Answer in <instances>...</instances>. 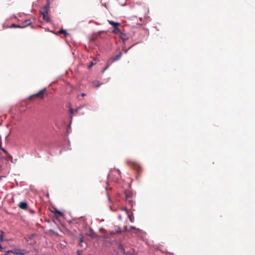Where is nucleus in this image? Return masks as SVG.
<instances>
[{"mask_svg":"<svg viewBox=\"0 0 255 255\" xmlns=\"http://www.w3.org/2000/svg\"><path fill=\"white\" fill-rule=\"evenodd\" d=\"M46 91V88H44L40 90L38 93L29 96L28 99L30 101H34L36 99H43Z\"/></svg>","mask_w":255,"mask_h":255,"instance_id":"1","label":"nucleus"},{"mask_svg":"<svg viewBox=\"0 0 255 255\" xmlns=\"http://www.w3.org/2000/svg\"><path fill=\"white\" fill-rule=\"evenodd\" d=\"M122 55V53L121 52H120L118 54L116 55L115 56L111 58L107 62V66L105 67V68L104 69V71H105L106 69L108 68V67L115 61L118 60L120 59Z\"/></svg>","mask_w":255,"mask_h":255,"instance_id":"2","label":"nucleus"},{"mask_svg":"<svg viewBox=\"0 0 255 255\" xmlns=\"http://www.w3.org/2000/svg\"><path fill=\"white\" fill-rule=\"evenodd\" d=\"M40 13L42 16V18L44 20L47 22L50 21V18L49 16L46 7H45L42 9L40 10Z\"/></svg>","mask_w":255,"mask_h":255,"instance_id":"3","label":"nucleus"},{"mask_svg":"<svg viewBox=\"0 0 255 255\" xmlns=\"http://www.w3.org/2000/svg\"><path fill=\"white\" fill-rule=\"evenodd\" d=\"M125 195L127 203L130 206L131 209H132L133 211H134V209H132L133 205L134 204V202L132 200L131 193L130 192H126Z\"/></svg>","mask_w":255,"mask_h":255,"instance_id":"4","label":"nucleus"},{"mask_svg":"<svg viewBox=\"0 0 255 255\" xmlns=\"http://www.w3.org/2000/svg\"><path fill=\"white\" fill-rule=\"evenodd\" d=\"M120 210L126 211L130 222L133 223L134 222V216L132 212L129 214V212L127 208H121Z\"/></svg>","mask_w":255,"mask_h":255,"instance_id":"5","label":"nucleus"},{"mask_svg":"<svg viewBox=\"0 0 255 255\" xmlns=\"http://www.w3.org/2000/svg\"><path fill=\"white\" fill-rule=\"evenodd\" d=\"M18 207L22 210H26L28 207L27 203L25 202H20L18 205Z\"/></svg>","mask_w":255,"mask_h":255,"instance_id":"6","label":"nucleus"},{"mask_svg":"<svg viewBox=\"0 0 255 255\" xmlns=\"http://www.w3.org/2000/svg\"><path fill=\"white\" fill-rule=\"evenodd\" d=\"M14 252H13V254L15 255H24V253L23 250H21L20 249H16L13 250Z\"/></svg>","mask_w":255,"mask_h":255,"instance_id":"7","label":"nucleus"},{"mask_svg":"<svg viewBox=\"0 0 255 255\" xmlns=\"http://www.w3.org/2000/svg\"><path fill=\"white\" fill-rule=\"evenodd\" d=\"M108 21L111 25L113 26L114 28L117 26H119L121 25L120 22H115L113 20H108Z\"/></svg>","mask_w":255,"mask_h":255,"instance_id":"8","label":"nucleus"},{"mask_svg":"<svg viewBox=\"0 0 255 255\" xmlns=\"http://www.w3.org/2000/svg\"><path fill=\"white\" fill-rule=\"evenodd\" d=\"M120 38L124 42H125L128 39V37L126 36V35L122 33H121Z\"/></svg>","mask_w":255,"mask_h":255,"instance_id":"9","label":"nucleus"},{"mask_svg":"<svg viewBox=\"0 0 255 255\" xmlns=\"http://www.w3.org/2000/svg\"><path fill=\"white\" fill-rule=\"evenodd\" d=\"M119 26L116 27L114 28V29L112 30V32L115 34L121 33V30L119 28Z\"/></svg>","mask_w":255,"mask_h":255,"instance_id":"10","label":"nucleus"},{"mask_svg":"<svg viewBox=\"0 0 255 255\" xmlns=\"http://www.w3.org/2000/svg\"><path fill=\"white\" fill-rule=\"evenodd\" d=\"M89 236L92 238H96L97 237V235L93 230H90V233L89 234Z\"/></svg>","mask_w":255,"mask_h":255,"instance_id":"11","label":"nucleus"},{"mask_svg":"<svg viewBox=\"0 0 255 255\" xmlns=\"http://www.w3.org/2000/svg\"><path fill=\"white\" fill-rule=\"evenodd\" d=\"M10 28H23L24 26H21L19 25H16L14 23H12L10 26Z\"/></svg>","mask_w":255,"mask_h":255,"instance_id":"12","label":"nucleus"},{"mask_svg":"<svg viewBox=\"0 0 255 255\" xmlns=\"http://www.w3.org/2000/svg\"><path fill=\"white\" fill-rule=\"evenodd\" d=\"M118 249H119V250H120L121 252H122L124 254H125V249L122 245L120 244L118 246Z\"/></svg>","mask_w":255,"mask_h":255,"instance_id":"13","label":"nucleus"},{"mask_svg":"<svg viewBox=\"0 0 255 255\" xmlns=\"http://www.w3.org/2000/svg\"><path fill=\"white\" fill-rule=\"evenodd\" d=\"M123 232V231L121 230L120 228L118 229V230H116V232H110V235H113L114 234H115L116 233H121Z\"/></svg>","mask_w":255,"mask_h":255,"instance_id":"14","label":"nucleus"},{"mask_svg":"<svg viewBox=\"0 0 255 255\" xmlns=\"http://www.w3.org/2000/svg\"><path fill=\"white\" fill-rule=\"evenodd\" d=\"M25 25L24 26V27L25 26H29V25H30L31 24L30 20H25Z\"/></svg>","mask_w":255,"mask_h":255,"instance_id":"15","label":"nucleus"},{"mask_svg":"<svg viewBox=\"0 0 255 255\" xmlns=\"http://www.w3.org/2000/svg\"><path fill=\"white\" fill-rule=\"evenodd\" d=\"M93 84H94V86H95L96 88L100 87L101 85V84H99L98 83V82H97V81L94 82L93 83Z\"/></svg>","mask_w":255,"mask_h":255,"instance_id":"16","label":"nucleus"},{"mask_svg":"<svg viewBox=\"0 0 255 255\" xmlns=\"http://www.w3.org/2000/svg\"><path fill=\"white\" fill-rule=\"evenodd\" d=\"M0 149L3 151V152L5 153V154H7L9 155V157H11V156L9 154H8L7 151L4 149L3 148V147H0Z\"/></svg>","mask_w":255,"mask_h":255,"instance_id":"17","label":"nucleus"},{"mask_svg":"<svg viewBox=\"0 0 255 255\" xmlns=\"http://www.w3.org/2000/svg\"><path fill=\"white\" fill-rule=\"evenodd\" d=\"M55 213L56 214L60 216H63V213L61 212H60V211H59L58 210H56L55 211Z\"/></svg>","mask_w":255,"mask_h":255,"instance_id":"18","label":"nucleus"},{"mask_svg":"<svg viewBox=\"0 0 255 255\" xmlns=\"http://www.w3.org/2000/svg\"><path fill=\"white\" fill-rule=\"evenodd\" d=\"M3 232L1 231V235H0V242H2L3 241Z\"/></svg>","mask_w":255,"mask_h":255,"instance_id":"19","label":"nucleus"},{"mask_svg":"<svg viewBox=\"0 0 255 255\" xmlns=\"http://www.w3.org/2000/svg\"><path fill=\"white\" fill-rule=\"evenodd\" d=\"M58 33L59 34L66 33V31L65 30L62 29L60 30Z\"/></svg>","mask_w":255,"mask_h":255,"instance_id":"20","label":"nucleus"},{"mask_svg":"<svg viewBox=\"0 0 255 255\" xmlns=\"http://www.w3.org/2000/svg\"><path fill=\"white\" fill-rule=\"evenodd\" d=\"M130 229H133V230H135L137 231V232H139L140 231V230L139 229H136L134 226H130Z\"/></svg>","mask_w":255,"mask_h":255,"instance_id":"21","label":"nucleus"},{"mask_svg":"<svg viewBox=\"0 0 255 255\" xmlns=\"http://www.w3.org/2000/svg\"><path fill=\"white\" fill-rule=\"evenodd\" d=\"M94 64H95V63H93V61H92V62H91V64H90V65H89L88 66V69H90V68H91L93 65H94Z\"/></svg>","mask_w":255,"mask_h":255,"instance_id":"22","label":"nucleus"},{"mask_svg":"<svg viewBox=\"0 0 255 255\" xmlns=\"http://www.w3.org/2000/svg\"><path fill=\"white\" fill-rule=\"evenodd\" d=\"M129 231V230H128L127 228V227L126 226L125 227L124 229V230L123 231V232H128Z\"/></svg>","mask_w":255,"mask_h":255,"instance_id":"23","label":"nucleus"},{"mask_svg":"<svg viewBox=\"0 0 255 255\" xmlns=\"http://www.w3.org/2000/svg\"><path fill=\"white\" fill-rule=\"evenodd\" d=\"M136 166L137 168H138L137 172H139V170H140V167L139 165L136 164Z\"/></svg>","mask_w":255,"mask_h":255,"instance_id":"24","label":"nucleus"},{"mask_svg":"<svg viewBox=\"0 0 255 255\" xmlns=\"http://www.w3.org/2000/svg\"><path fill=\"white\" fill-rule=\"evenodd\" d=\"M83 242V238H81L80 240V243H82Z\"/></svg>","mask_w":255,"mask_h":255,"instance_id":"25","label":"nucleus"},{"mask_svg":"<svg viewBox=\"0 0 255 255\" xmlns=\"http://www.w3.org/2000/svg\"><path fill=\"white\" fill-rule=\"evenodd\" d=\"M80 252H81L80 251H77V254H78V255H81V254H80Z\"/></svg>","mask_w":255,"mask_h":255,"instance_id":"26","label":"nucleus"},{"mask_svg":"<svg viewBox=\"0 0 255 255\" xmlns=\"http://www.w3.org/2000/svg\"><path fill=\"white\" fill-rule=\"evenodd\" d=\"M33 236H34V235H33V234L31 235H30V237H29V239H31L32 238V237H33Z\"/></svg>","mask_w":255,"mask_h":255,"instance_id":"27","label":"nucleus"},{"mask_svg":"<svg viewBox=\"0 0 255 255\" xmlns=\"http://www.w3.org/2000/svg\"><path fill=\"white\" fill-rule=\"evenodd\" d=\"M85 95H85V94H84V93H82V94H81V96H82V97H84V96H85Z\"/></svg>","mask_w":255,"mask_h":255,"instance_id":"28","label":"nucleus"},{"mask_svg":"<svg viewBox=\"0 0 255 255\" xmlns=\"http://www.w3.org/2000/svg\"><path fill=\"white\" fill-rule=\"evenodd\" d=\"M108 199H109V200L110 201V197H109V195H108Z\"/></svg>","mask_w":255,"mask_h":255,"instance_id":"29","label":"nucleus"},{"mask_svg":"<svg viewBox=\"0 0 255 255\" xmlns=\"http://www.w3.org/2000/svg\"><path fill=\"white\" fill-rule=\"evenodd\" d=\"M125 53H127V52H128V50H126L125 51Z\"/></svg>","mask_w":255,"mask_h":255,"instance_id":"30","label":"nucleus"}]
</instances>
